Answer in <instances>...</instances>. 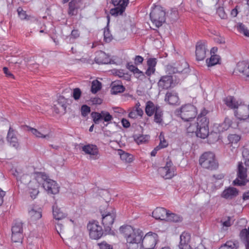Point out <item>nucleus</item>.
<instances>
[{
    "instance_id": "1",
    "label": "nucleus",
    "mask_w": 249,
    "mask_h": 249,
    "mask_svg": "<svg viewBox=\"0 0 249 249\" xmlns=\"http://www.w3.org/2000/svg\"><path fill=\"white\" fill-rule=\"evenodd\" d=\"M41 184L48 193L55 195L59 191V187L56 181L48 178L43 173H38L36 174V178L30 181L28 184V193L33 199L38 195Z\"/></svg>"
},
{
    "instance_id": "2",
    "label": "nucleus",
    "mask_w": 249,
    "mask_h": 249,
    "mask_svg": "<svg viewBox=\"0 0 249 249\" xmlns=\"http://www.w3.org/2000/svg\"><path fill=\"white\" fill-rule=\"evenodd\" d=\"M120 231L126 240L127 249H139L143 236L141 230H136L130 225H125L120 228Z\"/></svg>"
},
{
    "instance_id": "3",
    "label": "nucleus",
    "mask_w": 249,
    "mask_h": 249,
    "mask_svg": "<svg viewBox=\"0 0 249 249\" xmlns=\"http://www.w3.org/2000/svg\"><path fill=\"white\" fill-rule=\"evenodd\" d=\"M198 125L196 132L197 137L204 139L208 138L210 143H213L219 139V134L216 132H211L209 134V119L207 117L197 118Z\"/></svg>"
},
{
    "instance_id": "4",
    "label": "nucleus",
    "mask_w": 249,
    "mask_h": 249,
    "mask_svg": "<svg viewBox=\"0 0 249 249\" xmlns=\"http://www.w3.org/2000/svg\"><path fill=\"white\" fill-rule=\"evenodd\" d=\"M238 121H233V119L226 117L224 122L219 126V131H223L228 129L230 127L233 128H238L243 133L249 132V121L248 119H237Z\"/></svg>"
},
{
    "instance_id": "5",
    "label": "nucleus",
    "mask_w": 249,
    "mask_h": 249,
    "mask_svg": "<svg viewBox=\"0 0 249 249\" xmlns=\"http://www.w3.org/2000/svg\"><path fill=\"white\" fill-rule=\"evenodd\" d=\"M100 211L102 216V222L105 230H110L116 216L115 209L107 205L106 208L101 207Z\"/></svg>"
},
{
    "instance_id": "6",
    "label": "nucleus",
    "mask_w": 249,
    "mask_h": 249,
    "mask_svg": "<svg viewBox=\"0 0 249 249\" xmlns=\"http://www.w3.org/2000/svg\"><path fill=\"white\" fill-rule=\"evenodd\" d=\"M199 164L206 169L213 170L217 168L218 164L215 154L212 152H205L199 157Z\"/></svg>"
},
{
    "instance_id": "7",
    "label": "nucleus",
    "mask_w": 249,
    "mask_h": 249,
    "mask_svg": "<svg viewBox=\"0 0 249 249\" xmlns=\"http://www.w3.org/2000/svg\"><path fill=\"white\" fill-rule=\"evenodd\" d=\"M158 240L159 236L157 233L148 232L142 237L140 249H155Z\"/></svg>"
},
{
    "instance_id": "8",
    "label": "nucleus",
    "mask_w": 249,
    "mask_h": 249,
    "mask_svg": "<svg viewBox=\"0 0 249 249\" xmlns=\"http://www.w3.org/2000/svg\"><path fill=\"white\" fill-rule=\"evenodd\" d=\"M178 114L180 118L185 121H189L194 119L197 114L196 107L191 104H188L183 105L180 108Z\"/></svg>"
},
{
    "instance_id": "9",
    "label": "nucleus",
    "mask_w": 249,
    "mask_h": 249,
    "mask_svg": "<svg viewBox=\"0 0 249 249\" xmlns=\"http://www.w3.org/2000/svg\"><path fill=\"white\" fill-rule=\"evenodd\" d=\"M150 17L152 23L156 27L161 26L165 21V12L160 6H156L152 10Z\"/></svg>"
},
{
    "instance_id": "10",
    "label": "nucleus",
    "mask_w": 249,
    "mask_h": 249,
    "mask_svg": "<svg viewBox=\"0 0 249 249\" xmlns=\"http://www.w3.org/2000/svg\"><path fill=\"white\" fill-rule=\"evenodd\" d=\"M248 171V168L244 167L242 162H239L237 170V177L233 180L232 184L235 186H238L246 185L249 182V179L247 178Z\"/></svg>"
},
{
    "instance_id": "11",
    "label": "nucleus",
    "mask_w": 249,
    "mask_h": 249,
    "mask_svg": "<svg viewBox=\"0 0 249 249\" xmlns=\"http://www.w3.org/2000/svg\"><path fill=\"white\" fill-rule=\"evenodd\" d=\"M152 216L156 219L166 221H178L179 217L174 213H170L164 208L159 207L155 209L153 213Z\"/></svg>"
},
{
    "instance_id": "12",
    "label": "nucleus",
    "mask_w": 249,
    "mask_h": 249,
    "mask_svg": "<svg viewBox=\"0 0 249 249\" xmlns=\"http://www.w3.org/2000/svg\"><path fill=\"white\" fill-rule=\"evenodd\" d=\"M190 71L189 63H169L166 68V71L169 74L176 73L187 74Z\"/></svg>"
},
{
    "instance_id": "13",
    "label": "nucleus",
    "mask_w": 249,
    "mask_h": 249,
    "mask_svg": "<svg viewBox=\"0 0 249 249\" xmlns=\"http://www.w3.org/2000/svg\"><path fill=\"white\" fill-rule=\"evenodd\" d=\"M176 167L172 162L169 160L164 167L159 168L158 172L160 175L165 179H171L176 175Z\"/></svg>"
},
{
    "instance_id": "14",
    "label": "nucleus",
    "mask_w": 249,
    "mask_h": 249,
    "mask_svg": "<svg viewBox=\"0 0 249 249\" xmlns=\"http://www.w3.org/2000/svg\"><path fill=\"white\" fill-rule=\"evenodd\" d=\"M87 228L89 231V236L92 239L98 240L100 238L103 234L102 227L97 222H89L88 224Z\"/></svg>"
},
{
    "instance_id": "15",
    "label": "nucleus",
    "mask_w": 249,
    "mask_h": 249,
    "mask_svg": "<svg viewBox=\"0 0 249 249\" xmlns=\"http://www.w3.org/2000/svg\"><path fill=\"white\" fill-rule=\"evenodd\" d=\"M111 1L116 7L110 10V13L112 16H117L121 15L124 11L129 0H111Z\"/></svg>"
},
{
    "instance_id": "16",
    "label": "nucleus",
    "mask_w": 249,
    "mask_h": 249,
    "mask_svg": "<svg viewBox=\"0 0 249 249\" xmlns=\"http://www.w3.org/2000/svg\"><path fill=\"white\" fill-rule=\"evenodd\" d=\"M11 172L13 176L16 178L18 182L26 184L30 180L29 175L24 174L22 169L20 167H13L11 169Z\"/></svg>"
},
{
    "instance_id": "17",
    "label": "nucleus",
    "mask_w": 249,
    "mask_h": 249,
    "mask_svg": "<svg viewBox=\"0 0 249 249\" xmlns=\"http://www.w3.org/2000/svg\"><path fill=\"white\" fill-rule=\"evenodd\" d=\"M234 115L237 119L249 118V104L245 105L244 102L234 111Z\"/></svg>"
},
{
    "instance_id": "18",
    "label": "nucleus",
    "mask_w": 249,
    "mask_h": 249,
    "mask_svg": "<svg viewBox=\"0 0 249 249\" xmlns=\"http://www.w3.org/2000/svg\"><path fill=\"white\" fill-rule=\"evenodd\" d=\"M85 154L89 155L90 160H96L99 158V149L96 145L88 144L82 147Z\"/></svg>"
},
{
    "instance_id": "19",
    "label": "nucleus",
    "mask_w": 249,
    "mask_h": 249,
    "mask_svg": "<svg viewBox=\"0 0 249 249\" xmlns=\"http://www.w3.org/2000/svg\"><path fill=\"white\" fill-rule=\"evenodd\" d=\"M206 42L199 41L196 45V55L197 61H202L206 56Z\"/></svg>"
},
{
    "instance_id": "20",
    "label": "nucleus",
    "mask_w": 249,
    "mask_h": 249,
    "mask_svg": "<svg viewBox=\"0 0 249 249\" xmlns=\"http://www.w3.org/2000/svg\"><path fill=\"white\" fill-rule=\"evenodd\" d=\"M160 89H167L175 86L176 83L174 82L173 77L170 75H164L161 77L158 83Z\"/></svg>"
},
{
    "instance_id": "21",
    "label": "nucleus",
    "mask_w": 249,
    "mask_h": 249,
    "mask_svg": "<svg viewBox=\"0 0 249 249\" xmlns=\"http://www.w3.org/2000/svg\"><path fill=\"white\" fill-rule=\"evenodd\" d=\"M91 117L95 124H99V121L101 120L108 122L113 119L112 115L108 112L106 111H102L100 113L93 112L91 113Z\"/></svg>"
},
{
    "instance_id": "22",
    "label": "nucleus",
    "mask_w": 249,
    "mask_h": 249,
    "mask_svg": "<svg viewBox=\"0 0 249 249\" xmlns=\"http://www.w3.org/2000/svg\"><path fill=\"white\" fill-rule=\"evenodd\" d=\"M191 239V235L187 232H183L180 236L179 249H192L189 245Z\"/></svg>"
},
{
    "instance_id": "23",
    "label": "nucleus",
    "mask_w": 249,
    "mask_h": 249,
    "mask_svg": "<svg viewBox=\"0 0 249 249\" xmlns=\"http://www.w3.org/2000/svg\"><path fill=\"white\" fill-rule=\"evenodd\" d=\"M224 102L225 104L230 109H233L234 111L237 109L238 106L241 104L242 101L240 100H237L235 97L232 96L226 97Z\"/></svg>"
},
{
    "instance_id": "24",
    "label": "nucleus",
    "mask_w": 249,
    "mask_h": 249,
    "mask_svg": "<svg viewBox=\"0 0 249 249\" xmlns=\"http://www.w3.org/2000/svg\"><path fill=\"white\" fill-rule=\"evenodd\" d=\"M238 71L246 76L247 80L249 81V63H237L234 72Z\"/></svg>"
},
{
    "instance_id": "25",
    "label": "nucleus",
    "mask_w": 249,
    "mask_h": 249,
    "mask_svg": "<svg viewBox=\"0 0 249 249\" xmlns=\"http://www.w3.org/2000/svg\"><path fill=\"white\" fill-rule=\"evenodd\" d=\"M7 139L11 146L15 147V148H18V147L19 143L18 142V138L14 133V129L11 127L9 128Z\"/></svg>"
},
{
    "instance_id": "26",
    "label": "nucleus",
    "mask_w": 249,
    "mask_h": 249,
    "mask_svg": "<svg viewBox=\"0 0 249 249\" xmlns=\"http://www.w3.org/2000/svg\"><path fill=\"white\" fill-rule=\"evenodd\" d=\"M238 190L234 187H229L225 189L221 194L222 197L231 199L238 195Z\"/></svg>"
},
{
    "instance_id": "27",
    "label": "nucleus",
    "mask_w": 249,
    "mask_h": 249,
    "mask_svg": "<svg viewBox=\"0 0 249 249\" xmlns=\"http://www.w3.org/2000/svg\"><path fill=\"white\" fill-rule=\"evenodd\" d=\"M165 101L169 104L176 105L179 104V98L177 93L174 92H167L165 95Z\"/></svg>"
},
{
    "instance_id": "28",
    "label": "nucleus",
    "mask_w": 249,
    "mask_h": 249,
    "mask_svg": "<svg viewBox=\"0 0 249 249\" xmlns=\"http://www.w3.org/2000/svg\"><path fill=\"white\" fill-rule=\"evenodd\" d=\"M28 214L30 221L34 222L41 218L42 211L40 208L37 209L32 208L30 210H29Z\"/></svg>"
},
{
    "instance_id": "29",
    "label": "nucleus",
    "mask_w": 249,
    "mask_h": 249,
    "mask_svg": "<svg viewBox=\"0 0 249 249\" xmlns=\"http://www.w3.org/2000/svg\"><path fill=\"white\" fill-rule=\"evenodd\" d=\"M185 127L187 133H195L196 134L197 127L198 125V121H193L192 119L189 121H186Z\"/></svg>"
},
{
    "instance_id": "30",
    "label": "nucleus",
    "mask_w": 249,
    "mask_h": 249,
    "mask_svg": "<svg viewBox=\"0 0 249 249\" xmlns=\"http://www.w3.org/2000/svg\"><path fill=\"white\" fill-rule=\"evenodd\" d=\"M53 213L54 218L58 220H61L67 216L66 213L58 208L56 203L53 206Z\"/></svg>"
},
{
    "instance_id": "31",
    "label": "nucleus",
    "mask_w": 249,
    "mask_h": 249,
    "mask_svg": "<svg viewBox=\"0 0 249 249\" xmlns=\"http://www.w3.org/2000/svg\"><path fill=\"white\" fill-rule=\"evenodd\" d=\"M27 127L28 128V130L30 131L37 138L49 139L52 137L51 132H49L48 133H44L39 131L36 128H34L28 126H27Z\"/></svg>"
},
{
    "instance_id": "32",
    "label": "nucleus",
    "mask_w": 249,
    "mask_h": 249,
    "mask_svg": "<svg viewBox=\"0 0 249 249\" xmlns=\"http://www.w3.org/2000/svg\"><path fill=\"white\" fill-rule=\"evenodd\" d=\"M78 0H71L69 4L68 14L70 16L76 15L78 8Z\"/></svg>"
},
{
    "instance_id": "33",
    "label": "nucleus",
    "mask_w": 249,
    "mask_h": 249,
    "mask_svg": "<svg viewBox=\"0 0 249 249\" xmlns=\"http://www.w3.org/2000/svg\"><path fill=\"white\" fill-rule=\"evenodd\" d=\"M158 108L160 107L157 106H155L152 102L149 101L146 103L145 108V113L147 116H151L156 111Z\"/></svg>"
},
{
    "instance_id": "34",
    "label": "nucleus",
    "mask_w": 249,
    "mask_h": 249,
    "mask_svg": "<svg viewBox=\"0 0 249 249\" xmlns=\"http://www.w3.org/2000/svg\"><path fill=\"white\" fill-rule=\"evenodd\" d=\"M125 90V88L122 85L119 84L117 82H114L112 84V88L111 89V93L116 94L118 93L123 92Z\"/></svg>"
},
{
    "instance_id": "35",
    "label": "nucleus",
    "mask_w": 249,
    "mask_h": 249,
    "mask_svg": "<svg viewBox=\"0 0 249 249\" xmlns=\"http://www.w3.org/2000/svg\"><path fill=\"white\" fill-rule=\"evenodd\" d=\"M238 242L236 241H227L224 244L221 246L219 249H237Z\"/></svg>"
},
{
    "instance_id": "36",
    "label": "nucleus",
    "mask_w": 249,
    "mask_h": 249,
    "mask_svg": "<svg viewBox=\"0 0 249 249\" xmlns=\"http://www.w3.org/2000/svg\"><path fill=\"white\" fill-rule=\"evenodd\" d=\"M134 138L135 142L139 145L147 142L150 139V136L148 135H135Z\"/></svg>"
},
{
    "instance_id": "37",
    "label": "nucleus",
    "mask_w": 249,
    "mask_h": 249,
    "mask_svg": "<svg viewBox=\"0 0 249 249\" xmlns=\"http://www.w3.org/2000/svg\"><path fill=\"white\" fill-rule=\"evenodd\" d=\"M102 84L97 80H93L92 82L91 91L93 93H96L101 89Z\"/></svg>"
},
{
    "instance_id": "38",
    "label": "nucleus",
    "mask_w": 249,
    "mask_h": 249,
    "mask_svg": "<svg viewBox=\"0 0 249 249\" xmlns=\"http://www.w3.org/2000/svg\"><path fill=\"white\" fill-rule=\"evenodd\" d=\"M162 111L160 108H158L155 112L154 121L158 124H160L162 121Z\"/></svg>"
},
{
    "instance_id": "39",
    "label": "nucleus",
    "mask_w": 249,
    "mask_h": 249,
    "mask_svg": "<svg viewBox=\"0 0 249 249\" xmlns=\"http://www.w3.org/2000/svg\"><path fill=\"white\" fill-rule=\"evenodd\" d=\"M22 233H12L11 239L15 243H21L23 239Z\"/></svg>"
},
{
    "instance_id": "40",
    "label": "nucleus",
    "mask_w": 249,
    "mask_h": 249,
    "mask_svg": "<svg viewBox=\"0 0 249 249\" xmlns=\"http://www.w3.org/2000/svg\"><path fill=\"white\" fill-rule=\"evenodd\" d=\"M237 29L240 33H243L245 36L249 37V30L243 23L238 24Z\"/></svg>"
},
{
    "instance_id": "41",
    "label": "nucleus",
    "mask_w": 249,
    "mask_h": 249,
    "mask_svg": "<svg viewBox=\"0 0 249 249\" xmlns=\"http://www.w3.org/2000/svg\"><path fill=\"white\" fill-rule=\"evenodd\" d=\"M120 158L126 162L130 163L133 161V156L127 153H124L121 154Z\"/></svg>"
},
{
    "instance_id": "42",
    "label": "nucleus",
    "mask_w": 249,
    "mask_h": 249,
    "mask_svg": "<svg viewBox=\"0 0 249 249\" xmlns=\"http://www.w3.org/2000/svg\"><path fill=\"white\" fill-rule=\"evenodd\" d=\"M12 233H22V223H16L12 228Z\"/></svg>"
},
{
    "instance_id": "43",
    "label": "nucleus",
    "mask_w": 249,
    "mask_h": 249,
    "mask_svg": "<svg viewBox=\"0 0 249 249\" xmlns=\"http://www.w3.org/2000/svg\"><path fill=\"white\" fill-rule=\"evenodd\" d=\"M115 73L118 77L122 78L124 80L128 81L130 80V75L127 73L124 72L122 71H117Z\"/></svg>"
},
{
    "instance_id": "44",
    "label": "nucleus",
    "mask_w": 249,
    "mask_h": 249,
    "mask_svg": "<svg viewBox=\"0 0 249 249\" xmlns=\"http://www.w3.org/2000/svg\"><path fill=\"white\" fill-rule=\"evenodd\" d=\"M221 225L222 226V228L224 227L228 228L232 225V223L231 222V217L230 216L226 217L224 218H223L221 220Z\"/></svg>"
},
{
    "instance_id": "45",
    "label": "nucleus",
    "mask_w": 249,
    "mask_h": 249,
    "mask_svg": "<svg viewBox=\"0 0 249 249\" xmlns=\"http://www.w3.org/2000/svg\"><path fill=\"white\" fill-rule=\"evenodd\" d=\"M148 68L146 71L145 73L148 76H150L153 74L155 71V66L156 63H147Z\"/></svg>"
},
{
    "instance_id": "46",
    "label": "nucleus",
    "mask_w": 249,
    "mask_h": 249,
    "mask_svg": "<svg viewBox=\"0 0 249 249\" xmlns=\"http://www.w3.org/2000/svg\"><path fill=\"white\" fill-rule=\"evenodd\" d=\"M228 138L230 142L231 143H236L240 140V137L237 134H230Z\"/></svg>"
},
{
    "instance_id": "47",
    "label": "nucleus",
    "mask_w": 249,
    "mask_h": 249,
    "mask_svg": "<svg viewBox=\"0 0 249 249\" xmlns=\"http://www.w3.org/2000/svg\"><path fill=\"white\" fill-rule=\"evenodd\" d=\"M242 240H249V227L248 229H243L240 233Z\"/></svg>"
},
{
    "instance_id": "48",
    "label": "nucleus",
    "mask_w": 249,
    "mask_h": 249,
    "mask_svg": "<svg viewBox=\"0 0 249 249\" xmlns=\"http://www.w3.org/2000/svg\"><path fill=\"white\" fill-rule=\"evenodd\" d=\"M81 115L83 117H86L90 112V108L86 105H83L81 108Z\"/></svg>"
},
{
    "instance_id": "49",
    "label": "nucleus",
    "mask_w": 249,
    "mask_h": 249,
    "mask_svg": "<svg viewBox=\"0 0 249 249\" xmlns=\"http://www.w3.org/2000/svg\"><path fill=\"white\" fill-rule=\"evenodd\" d=\"M81 91L79 88H75L73 90L72 97L75 100L80 99L81 96Z\"/></svg>"
},
{
    "instance_id": "50",
    "label": "nucleus",
    "mask_w": 249,
    "mask_h": 249,
    "mask_svg": "<svg viewBox=\"0 0 249 249\" xmlns=\"http://www.w3.org/2000/svg\"><path fill=\"white\" fill-rule=\"evenodd\" d=\"M104 40L107 42H109L112 40V36L108 29L105 30L104 32Z\"/></svg>"
},
{
    "instance_id": "51",
    "label": "nucleus",
    "mask_w": 249,
    "mask_h": 249,
    "mask_svg": "<svg viewBox=\"0 0 249 249\" xmlns=\"http://www.w3.org/2000/svg\"><path fill=\"white\" fill-rule=\"evenodd\" d=\"M98 246L100 249H112L110 245L107 243L106 241H103L98 243Z\"/></svg>"
},
{
    "instance_id": "52",
    "label": "nucleus",
    "mask_w": 249,
    "mask_h": 249,
    "mask_svg": "<svg viewBox=\"0 0 249 249\" xmlns=\"http://www.w3.org/2000/svg\"><path fill=\"white\" fill-rule=\"evenodd\" d=\"M217 14L222 19H225L227 18V14L225 13L223 7H219L217 9Z\"/></svg>"
},
{
    "instance_id": "53",
    "label": "nucleus",
    "mask_w": 249,
    "mask_h": 249,
    "mask_svg": "<svg viewBox=\"0 0 249 249\" xmlns=\"http://www.w3.org/2000/svg\"><path fill=\"white\" fill-rule=\"evenodd\" d=\"M17 11L19 17L21 19H25L26 18V12L23 11L21 7H18L17 9Z\"/></svg>"
},
{
    "instance_id": "54",
    "label": "nucleus",
    "mask_w": 249,
    "mask_h": 249,
    "mask_svg": "<svg viewBox=\"0 0 249 249\" xmlns=\"http://www.w3.org/2000/svg\"><path fill=\"white\" fill-rule=\"evenodd\" d=\"M3 71L4 73L5 74V76L9 78H12L13 79H15L14 75L9 70L8 68L5 67H3Z\"/></svg>"
},
{
    "instance_id": "55",
    "label": "nucleus",
    "mask_w": 249,
    "mask_h": 249,
    "mask_svg": "<svg viewBox=\"0 0 249 249\" xmlns=\"http://www.w3.org/2000/svg\"><path fill=\"white\" fill-rule=\"evenodd\" d=\"M220 60V57L217 54H212L209 62H219Z\"/></svg>"
},
{
    "instance_id": "56",
    "label": "nucleus",
    "mask_w": 249,
    "mask_h": 249,
    "mask_svg": "<svg viewBox=\"0 0 249 249\" xmlns=\"http://www.w3.org/2000/svg\"><path fill=\"white\" fill-rule=\"evenodd\" d=\"M160 143H159L158 146L161 149L162 148L166 147L168 145L167 142L163 139V140H161V134H160Z\"/></svg>"
},
{
    "instance_id": "57",
    "label": "nucleus",
    "mask_w": 249,
    "mask_h": 249,
    "mask_svg": "<svg viewBox=\"0 0 249 249\" xmlns=\"http://www.w3.org/2000/svg\"><path fill=\"white\" fill-rule=\"evenodd\" d=\"M242 156L245 160L249 159V149L244 148L242 151Z\"/></svg>"
},
{
    "instance_id": "58",
    "label": "nucleus",
    "mask_w": 249,
    "mask_h": 249,
    "mask_svg": "<svg viewBox=\"0 0 249 249\" xmlns=\"http://www.w3.org/2000/svg\"><path fill=\"white\" fill-rule=\"evenodd\" d=\"M71 36L73 38H77L80 36V32L77 29H73L71 32Z\"/></svg>"
},
{
    "instance_id": "59",
    "label": "nucleus",
    "mask_w": 249,
    "mask_h": 249,
    "mask_svg": "<svg viewBox=\"0 0 249 249\" xmlns=\"http://www.w3.org/2000/svg\"><path fill=\"white\" fill-rule=\"evenodd\" d=\"M138 115L136 113V111L134 109L131 110L128 114V117L132 119H136Z\"/></svg>"
},
{
    "instance_id": "60",
    "label": "nucleus",
    "mask_w": 249,
    "mask_h": 249,
    "mask_svg": "<svg viewBox=\"0 0 249 249\" xmlns=\"http://www.w3.org/2000/svg\"><path fill=\"white\" fill-rule=\"evenodd\" d=\"M122 124L123 126L125 128L129 127L130 125L129 122L125 119H123L122 120Z\"/></svg>"
},
{
    "instance_id": "61",
    "label": "nucleus",
    "mask_w": 249,
    "mask_h": 249,
    "mask_svg": "<svg viewBox=\"0 0 249 249\" xmlns=\"http://www.w3.org/2000/svg\"><path fill=\"white\" fill-rule=\"evenodd\" d=\"M5 196V193L1 188H0V206L3 202V197Z\"/></svg>"
},
{
    "instance_id": "62",
    "label": "nucleus",
    "mask_w": 249,
    "mask_h": 249,
    "mask_svg": "<svg viewBox=\"0 0 249 249\" xmlns=\"http://www.w3.org/2000/svg\"><path fill=\"white\" fill-rule=\"evenodd\" d=\"M208 113V111L207 110L204 108L200 112V113L198 115V117L197 118H199V117H206V115H207V114Z\"/></svg>"
},
{
    "instance_id": "63",
    "label": "nucleus",
    "mask_w": 249,
    "mask_h": 249,
    "mask_svg": "<svg viewBox=\"0 0 249 249\" xmlns=\"http://www.w3.org/2000/svg\"><path fill=\"white\" fill-rule=\"evenodd\" d=\"M128 64V69L134 72H137L139 71L138 69L133 65H129V63Z\"/></svg>"
},
{
    "instance_id": "64",
    "label": "nucleus",
    "mask_w": 249,
    "mask_h": 249,
    "mask_svg": "<svg viewBox=\"0 0 249 249\" xmlns=\"http://www.w3.org/2000/svg\"><path fill=\"white\" fill-rule=\"evenodd\" d=\"M243 199L244 200L249 199V191L244 193L243 195Z\"/></svg>"
}]
</instances>
